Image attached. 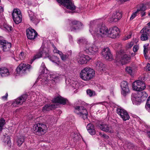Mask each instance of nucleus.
<instances>
[{"label":"nucleus","instance_id":"f257e3e1","mask_svg":"<svg viewBox=\"0 0 150 150\" xmlns=\"http://www.w3.org/2000/svg\"><path fill=\"white\" fill-rule=\"evenodd\" d=\"M94 21H91L90 23L89 31L93 36L98 38H102L108 36L114 38L117 36L119 31L118 28L114 27L110 28L108 30L107 27L103 24H99L96 25L94 29H93L94 25Z\"/></svg>","mask_w":150,"mask_h":150},{"label":"nucleus","instance_id":"f03ea898","mask_svg":"<svg viewBox=\"0 0 150 150\" xmlns=\"http://www.w3.org/2000/svg\"><path fill=\"white\" fill-rule=\"evenodd\" d=\"M95 75L94 71L89 67L82 69L80 73V77L85 81H89L93 78Z\"/></svg>","mask_w":150,"mask_h":150},{"label":"nucleus","instance_id":"7ed1b4c3","mask_svg":"<svg viewBox=\"0 0 150 150\" xmlns=\"http://www.w3.org/2000/svg\"><path fill=\"white\" fill-rule=\"evenodd\" d=\"M47 127L44 124L38 123L33 127V130L35 134L40 135L44 134L46 131Z\"/></svg>","mask_w":150,"mask_h":150},{"label":"nucleus","instance_id":"20e7f679","mask_svg":"<svg viewBox=\"0 0 150 150\" xmlns=\"http://www.w3.org/2000/svg\"><path fill=\"white\" fill-rule=\"evenodd\" d=\"M75 112L79 116L84 120L87 118L88 112L86 109L82 106L74 107Z\"/></svg>","mask_w":150,"mask_h":150},{"label":"nucleus","instance_id":"39448f33","mask_svg":"<svg viewBox=\"0 0 150 150\" xmlns=\"http://www.w3.org/2000/svg\"><path fill=\"white\" fill-rule=\"evenodd\" d=\"M21 11L18 8L14 9L13 11L12 16L13 21L18 24L22 21V16Z\"/></svg>","mask_w":150,"mask_h":150},{"label":"nucleus","instance_id":"423d86ee","mask_svg":"<svg viewBox=\"0 0 150 150\" xmlns=\"http://www.w3.org/2000/svg\"><path fill=\"white\" fill-rule=\"evenodd\" d=\"M146 87L144 83L139 80L135 81L132 84V88L133 90L139 92L142 91Z\"/></svg>","mask_w":150,"mask_h":150},{"label":"nucleus","instance_id":"0eeeda50","mask_svg":"<svg viewBox=\"0 0 150 150\" xmlns=\"http://www.w3.org/2000/svg\"><path fill=\"white\" fill-rule=\"evenodd\" d=\"M97 128L102 131L110 133L114 132V130L110 125L106 123H99L97 125Z\"/></svg>","mask_w":150,"mask_h":150},{"label":"nucleus","instance_id":"6e6552de","mask_svg":"<svg viewBox=\"0 0 150 150\" xmlns=\"http://www.w3.org/2000/svg\"><path fill=\"white\" fill-rule=\"evenodd\" d=\"M31 66L27 64L21 63L16 69L17 73L20 74L25 73L26 70L29 71Z\"/></svg>","mask_w":150,"mask_h":150},{"label":"nucleus","instance_id":"1a4fd4ad","mask_svg":"<svg viewBox=\"0 0 150 150\" xmlns=\"http://www.w3.org/2000/svg\"><path fill=\"white\" fill-rule=\"evenodd\" d=\"M59 3L64 6L67 9L74 10L75 6L70 0H56Z\"/></svg>","mask_w":150,"mask_h":150},{"label":"nucleus","instance_id":"9d476101","mask_svg":"<svg viewBox=\"0 0 150 150\" xmlns=\"http://www.w3.org/2000/svg\"><path fill=\"white\" fill-rule=\"evenodd\" d=\"M130 59V57L127 55L124 54H119L117 58L118 61H120L122 64L128 62Z\"/></svg>","mask_w":150,"mask_h":150},{"label":"nucleus","instance_id":"9b49d317","mask_svg":"<svg viewBox=\"0 0 150 150\" xmlns=\"http://www.w3.org/2000/svg\"><path fill=\"white\" fill-rule=\"evenodd\" d=\"M121 94L124 96H126L129 92V90L127 82L125 81H122L121 83Z\"/></svg>","mask_w":150,"mask_h":150},{"label":"nucleus","instance_id":"f8f14e48","mask_svg":"<svg viewBox=\"0 0 150 150\" xmlns=\"http://www.w3.org/2000/svg\"><path fill=\"white\" fill-rule=\"evenodd\" d=\"M26 33L28 38L31 40L35 38L38 34L34 29L31 28H29L26 30Z\"/></svg>","mask_w":150,"mask_h":150},{"label":"nucleus","instance_id":"ddd939ff","mask_svg":"<svg viewBox=\"0 0 150 150\" xmlns=\"http://www.w3.org/2000/svg\"><path fill=\"white\" fill-rule=\"evenodd\" d=\"M117 113L120 115L124 121L128 120L129 116L127 112L123 109L118 108L117 110Z\"/></svg>","mask_w":150,"mask_h":150},{"label":"nucleus","instance_id":"4468645a","mask_svg":"<svg viewBox=\"0 0 150 150\" xmlns=\"http://www.w3.org/2000/svg\"><path fill=\"white\" fill-rule=\"evenodd\" d=\"M28 97L26 94H23L16 99L12 103L13 106H16V105H21L25 102Z\"/></svg>","mask_w":150,"mask_h":150},{"label":"nucleus","instance_id":"2eb2a0df","mask_svg":"<svg viewBox=\"0 0 150 150\" xmlns=\"http://www.w3.org/2000/svg\"><path fill=\"white\" fill-rule=\"evenodd\" d=\"M90 59V58L88 56L79 55L78 57L77 60L79 64H83L87 63Z\"/></svg>","mask_w":150,"mask_h":150},{"label":"nucleus","instance_id":"dca6fc26","mask_svg":"<svg viewBox=\"0 0 150 150\" xmlns=\"http://www.w3.org/2000/svg\"><path fill=\"white\" fill-rule=\"evenodd\" d=\"M1 37H0L1 38ZM0 45H2V48L3 51L6 52L9 50L11 47V43L8 42L4 40H0Z\"/></svg>","mask_w":150,"mask_h":150},{"label":"nucleus","instance_id":"f3484780","mask_svg":"<svg viewBox=\"0 0 150 150\" xmlns=\"http://www.w3.org/2000/svg\"><path fill=\"white\" fill-rule=\"evenodd\" d=\"M102 54L104 57L106 59H112V55L108 47L104 48L102 51Z\"/></svg>","mask_w":150,"mask_h":150},{"label":"nucleus","instance_id":"a211bd4d","mask_svg":"<svg viewBox=\"0 0 150 150\" xmlns=\"http://www.w3.org/2000/svg\"><path fill=\"white\" fill-rule=\"evenodd\" d=\"M70 25L71 26L70 28L71 31H75L82 26V24L79 21L74 20L71 21V24Z\"/></svg>","mask_w":150,"mask_h":150},{"label":"nucleus","instance_id":"6ab92c4d","mask_svg":"<svg viewBox=\"0 0 150 150\" xmlns=\"http://www.w3.org/2000/svg\"><path fill=\"white\" fill-rule=\"evenodd\" d=\"M122 13L121 11H117L113 14L112 20L115 22H117L122 18Z\"/></svg>","mask_w":150,"mask_h":150},{"label":"nucleus","instance_id":"aec40b11","mask_svg":"<svg viewBox=\"0 0 150 150\" xmlns=\"http://www.w3.org/2000/svg\"><path fill=\"white\" fill-rule=\"evenodd\" d=\"M132 100L133 104L136 105L139 104L142 101V99L138 93L132 95Z\"/></svg>","mask_w":150,"mask_h":150},{"label":"nucleus","instance_id":"412c9836","mask_svg":"<svg viewBox=\"0 0 150 150\" xmlns=\"http://www.w3.org/2000/svg\"><path fill=\"white\" fill-rule=\"evenodd\" d=\"M44 52L46 54L45 56L46 57H49V54L46 52H44L43 50H40L39 51L37 52L34 55L33 58L32 59V62H33L35 59H39L42 57L43 55Z\"/></svg>","mask_w":150,"mask_h":150},{"label":"nucleus","instance_id":"4be33fe9","mask_svg":"<svg viewBox=\"0 0 150 150\" xmlns=\"http://www.w3.org/2000/svg\"><path fill=\"white\" fill-rule=\"evenodd\" d=\"M52 102L54 103H58L63 105H65L67 100L61 96H58L52 100Z\"/></svg>","mask_w":150,"mask_h":150},{"label":"nucleus","instance_id":"5701e85b","mask_svg":"<svg viewBox=\"0 0 150 150\" xmlns=\"http://www.w3.org/2000/svg\"><path fill=\"white\" fill-rule=\"evenodd\" d=\"M56 107V105L54 104L48 103L43 107L42 110L43 112H46L54 109Z\"/></svg>","mask_w":150,"mask_h":150},{"label":"nucleus","instance_id":"b1692460","mask_svg":"<svg viewBox=\"0 0 150 150\" xmlns=\"http://www.w3.org/2000/svg\"><path fill=\"white\" fill-rule=\"evenodd\" d=\"M88 132L91 135H93L96 134V130L93 125L91 123H89L86 127Z\"/></svg>","mask_w":150,"mask_h":150},{"label":"nucleus","instance_id":"393cba45","mask_svg":"<svg viewBox=\"0 0 150 150\" xmlns=\"http://www.w3.org/2000/svg\"><path fill=\"white\" fill-rule=\"evenodd\" d=\"M9 74L8 69L5 67L0 68V76L2 77L6 76Z\"/></svg>","mask_w":150,"mask_h":150},{"label":"nucleus","instance_id":"a878e982","mask_svg":"<svg viewBox=\"0 0 150 150\" xmlns=\"http://www.w3.org/2000/svg\"><path fill=\"white\" fill-rule=\"evenodd\" d=\"M97 69L100 71H103L104 67L103 63L100 61H97L95 64Z\"/></svg>","mask_w":150,"mask_h":150},{"label":"nucleus","instance_id":"bb28decb","mask_svg":"<svg viewBox=\"0 0 150 150\" xmlns=\"http://www.w3.org/2000/svg\"><path fill=\"white\" fill-rule=\"evenodd\" d=\"M25 139V137L23 136H21L17 139V145L20 146L23 143Z\"/></svg>","mask_w":150,"mask_h":150},{"label":"nucleus","instance_id":"cd10ccee","mask_svg":"<svg viewBox=\"0 0 150 150\" xmlns=\"http://www.w3.org/2000/svg\"><path fill=\"white\" fill-rule=\"evenodd\" d=\"M139 96L140 97L141 99L143 98H146L148 96L146 92L143 91H139L138 93Z\"/></svg>","mask_w":150,"mask_h":150},{"label":"nucleus","instance_id":"c85d7f7f","mask_svg":"<svg viewBox=\"0 0 150 150\" xmlns=\"http://www.w3.org/2000/svg\"><path fill=\"white\" fill-rule=\"evenodd\" d=\"M125 147H127L129 149H132L134 147V145L128 141H126L124 145Z\"/></svg>","mask_w":150,"mask_h":150},{"label":"nucleus","instance_id":"c756f323","mask_svg":"<svg viewBox=\"0 0 150 150\" xmlns=\"http://www.w3.org/2000/svg\"><path fill=\"white\" fill-rule=\"evenodd\" d=\"M140 33H145L148 35L150 34V28H148L147 27H144L140 32Z\"/></svg>","mask_w":150,"mask_h":150},{"label":"nucleus","instance_id":"7c9ffc66","mask_svg":"<svg viewBox=\"0 0 150 150\" xmlns=\"http://www.w3.org/2000/svg\"><path fill=\"white\" fill-rule=\"evenodd\" d=\"M56 119L52 116H48L47 119L46 121L47 123L51 124L55 122Z\"/></svg>","mask_w":150,"mask_h":150},{"label":"nucleus","instance_id":"2f4dec72","mask_svg":"<svg viewBox=\"0 0 150 150\" xmlns=\"http://www.w3.org/2000/svg\"><path fill=\"white\" fill-rule=\"evenodd\" d=\"M72 137L74 140L75 141L79 139L81 137V136L79 133H72L71 134Z\"/></svg>","mask_w":150,"mask_h":150},{"label":"nucleus","instance_id":"473e14b6","mask_svg":"<svg viewBox=\"0 0 150 150\" xmlns=\"http://www.w3.org/2000/svg\"><path fill=\"white\" fill-rule=\"evenodd\" d=\"M50 78L51 79L50 80L52 81V82L54 81V82L56 83L59 80V76L53 75L51 76Z\"/></svg>","mask_w":150,"mask_h":150},{"label":"nucleus","instance_id":"72a5a7b5","mask_svg":"<svg viewBox=\"0 0 150 150\" xmlns=\"http://www.w3.org/2000/svg\"><path fill=\"white\" fill-rule=\"evenodd\" d=\"M142 33L141 37L140 39L142 41H146L148 40L149 38L147 34L145 33Z\"/></svg>","mask_w":150,"mask_h":150},{"label":"nucleus","instance_id":"f704fd0d","mask_svg":"<svg viewBox=\"0 0 150 150\" xmlns=\"http://www.w3.org/2000/svg\"><path fill=\"white\" fill-rule=\"evenodd\" d=\"M78 43L80 44H88V43H87L88 42L84 38H80L78 40Z\"/></svg>","mask_w":150,"mask_h":150},{"label":"nucleus","instance_id":"c9c22d12","mask_svg":"<svg viewBox=\"0 0 150 150\" xmlns=\"http://www.w3.org/2000/svg\"><path fill=\"white\" fill-rule=\"evenodd\" d=\"M88 44H87L86 47V49L85 50V52L88 54L92 53V47H89Z\"/></svg>","mask_w":150,"mask_h":150},{"label":"nucleus","instance_id":"e433bc0d","mask_svg":"<svg viewBox=\"0 0 150 150\" xmlns=\"http://www.w3.org/2000/svg\"><path fill=\"white\" fill-rule=\"evenodd\" d=\"M59 54L60 55L62 60L63 61L66 60L68 57V56L67 55L64 54L61 51L59 52Z\"/></svg>","mask_w":150,"mask_h":150},{"label":"nucleus","instance_id":"4c0bfd02","mask_svg":"<svg viewBox=\"0 0 150 150\" xmlns=\"http://www.w3.org/2000/svg\"><path fill=\"white\" fill-rule=\"evenodd\" d=\"M5 123V120L3 118H1L0 120V131L2 130Z\"/></svg>","mask_w":150,"mask_h":150},{"label":"nucleus","instance_id":"58836bf2","mask_svg":"<svg viewBox=\"0 0 150 150\" xmlns=\"http://www.w3.org/2000/svg\"><path fill=\"white\" fill-rule=\"evenodd\" d=\"M125 71L127 73L132 75V70L131 67H127L125 68Z\"/></svg>","mask_w":150,"mask_h":150},{"label":"nucleus","instance_id":"ea45409f","mask_svg":"<svg viewBox=\"0 0 150 150\" xmlns=\"http://www.w3.org/2000/svg\"><path fill=\"white\" fill-rule=\"evenodd\" d=\"M146 9V7L144 5L142 4L140 6L139 8L137 9V11L138 13V12L139 11L142 12L145 11Z\"/></svg>","mask_w":150,"mask_h":150},{"label":"nucleus","instance_id":"a19ab883","mask_svg":"<svg viewBox=\"0 0 150 150\" xmlns=\"http://www.w3.org/2000/svg\"><path fill=\"white\" fill-rule=\"evenodd\" d=\"M145 108L146 109L149 108L150 110V96L148 97L147 99V102L145 105Z\"/></svg>","mask_w":150,"mask_h":150},{"label":"nucleus","instance_id":"79ce46f5","mask_svg":"<svg viewBox=\"0 0 150 150\" xmlns=\"http://www.w3.org/2000/svg\"><path fill=\"white\" fill-rule=\"evenodd\" d=\"M71 86L74 89H77L78 88V84L77 82L73 81L71 85Z\"/></svg>","mask_w":150,"mask_h":150},{"label":"nucleus","instance_id":"37998d69","mask_svg":"<svg viewBox=\"0 0 150 150\" xmlns=\"http://www.w3.org/2000/svg\"><path fill=\"white\" fill-rule=\"evenodd\" d=\"M40 69L42 70V73H45V70H47L45 66V64L42 62L40 67Z\"/></svg>","mask_w":150,"mask_h":150},{"label":"nucleus","instance_id":"c03bdc74","mask_svg":"<svg viewBox=\"0 0 150 150\" xmlns=\"http://www.w3.org/2000/svg\"><path fill=\"white\" fill-rule=\"evenodd\" d=\"M4 28L8 31H10L12 30V28L11 26L5 24L4 25Z\"/></svg>","mask_w":150,"mask_h":150},{"label":"nucleus","instance_id":"a18cd8bd","mask_svg":"<svg viewBox=\"0 0 150 150\" xmlns=\"http://www.w3.org/2000/svg\"><path fill=\"white\" fill-rule=\"evenodd\" d=\"M86 92L88 95L90 96H92L93 94H94L95 92L91 91L90 89H88L86 91Z\"/></svg>","mask_w":150,"mask_h":150},{"label":"nucleus","instance_id":"49530a36","mask_svg":"<svg viewBox=\"0 0 150 150\" xmlns=\"http://www.w3.org/2000/svg\"><path fill=\"white\" fill-rule=\"evenodd\" d=\"M26 56V54L23 52H21L19 54V58L21 60L24 59Z\"/></svg>","mask_w":150,"mask_h":150},{"label":"nucleus","instance_id":"de8ad7c7","mask_svg":"<svg viewBox=\"0 0 150 150\" xmlns=\"http://www.w3.org/2000/svg\"><path fill=\"white\" fill-rule=\"evenodd\" d=\"M52 46L54 49L53 51L54 53H57L59 54V52H60L61 51L57 50L55 46L53 44L52 45Z\"/></svg>","mask_w":150,"mask_h":150},{"label":"nucleus","instance_id":"09e8293b","mask_svg":"<svg viewBox=\"0 0 150 150\" xmlns=\"http://www.w3.org/2000/svg\"><path fill=\"white\" fill-rule=\"evenodd\" d=\"M6 138L7 139V140L5 141V142L7 143V144L9 146H11V143L10 137L8 136Z\"/></svg>","mask_w":150,"mask_h":150},{"label":"nucleus","instance_id":"8fccbe9b","mask_svg":"<svg viewBox=\"0 0 150 150\" xmlns=\"http://www.w3.org/2000/svg\"><path fill=\"white\" fill-rule=\"evenodd\" d=\"M138 13V12L137 11H136L135 12L133 13L130 17V20H132L137 15Z\"/></svg>","mask_w":150,"mask_h":150},{"label":"nucleus","instance_id":"3c124183","mask_svg":"<svg viewBox=\"0 0 150 150\" xmlns=\"http://www.w3.org/2000/svg\"><path fill=\"white\" fill-rule=\"evenodd\" d=\"M92 53H94V52H97L98 51V48L95 45H93L92 46Z\"/></svg>","mask_w":150,"mask_h":150},{"label":"nucleus","instance_id":"603ef678","mask_svg":"<svg viewBox=\"0 0 150 150\" xmlns=\"http://www.w3.org/2000/svg\"><path fill=\"white\" fill-rule=\"evenodd\" d=\"M139 48V46L138 45H134L133 47V50L134 52H136L138 50Z\"/></svg>","mask_w":150,"mask_h":150},{"label":"nucleus","instance_id":"864d4df0","mask_svg":"<svg viewBox=\"0 0 150 150\" xmlns=\"http://www.w3.org/2000/svg\"><path fill=\"white\" fill-rule=\"evenodd\" d=\"M133 45V42H131L130 43H129L127 45L126 47L127 48H131Z\"/></svg>","mask_w":150,"mask_h":150},{"label":"nucleus","instance_id":"5fc2aeb1","mask_svg":"<svg viewBox=\"0 0 150 150\" xmlns=\"http://www.w3.org/2000/svg\"><path fill=\"white\" fill-rule=\"evenodd\" d=\"M100 135L106 139H108L109 138V137L106 134H102L100 133L99 134Z\"/></svg>","mask_w":150,"mask_h":150},{"label":"nucleus","instance_id":"6e6d98bb","mask_svg":"<svg viewBox=\"0 0 150 150\" xmlns=\"http://www.w3.org/2000/svg\"><path fill=\"white\" fill-rule=\"evenodd\" d=\"M146 71H150V64L148 63L146 66Z\"/></svg>","mask_w":150,"mask_h":150},{"label":"nucleus","instance_id":"4d7b16f0","mask_svg":"<svg viewBox=\"0 0 150 150\" xmlns=\"http://www.w3.org/2000/svg\"><path fill=\"white\" fill-rule=\"evenodd\" d=\"M29 16L30 17V19L31 21H34L35 19V16H32L30 15H29Z\"/></svg>","mask_w":150,"mask_h":150},{"label":"nucleus","instance_id":"13d9d810","mask_svg":"<svg viewBox=\"0 0 150 150\" xmlns=\"http://www.w3.org/2000/svg\"><path fill=\"white\" fill-rule=\"evenodd\" d=\"M147 46H144V54H146L147 53Z\"/></svg>","mask_w":150,"mask_h":150},{"label":"nucleus","instance_id":"bf43d9fd","mask_svg":"<svg viewBox=\"0 0 150 150\" xmlns=\"http://www.w3.org/2000/svg\"><path fill=\"white\" fill-rule=\"evenodd\" d=\"M131 36H132V34L130 33H129L128 35H127V36H126L125 38V39L126 40L130 38L131 37Z\"/></svg>","mask_w":150,"mask_h":150},{"label":"nucleus","instance_id":"052dcab7","mask_svg":"<svg viewBox=\"0 0 150 150\" xmlns=\"http://www.w3.org/2000/svg\"><path fill=\"white\" fill-rule=\"evenodd\" d=\"M8 96V93H6V94L5 96H4L2 97V98L3 100H5L7 99Z\"/></svg>","mask_w":150,"mask_h":150},{"label":"nucleus","instance_id":"680f3d73","mask_svg":"<svg viewBox=\"0 0 150 150\" xmlns=\"http://www.w3.org/2000/svg\"><path fill=\"white\" fill-rule=\"evenodd\" d=\"M129 0H118V1L120 4H122Z\"/></svg>","mask_w":150,"mask_h":150},{"label":"nucleus","instance_id":"e2e57ef3","mask_svg":"<svg viewBox=\"0 0 150 150\" xmlns=\"http://www.w3.org/2000/svg\"><path fill=\"white\" fill-rule=\"evenodd\" d=\"M141 16L142 17H143L145 16L146 12L145 11L141 12Z\"/></svg>","mask_w":150,"mask_h":150},{"label":"nucleus","instance_id":"0e129e2a","mask_svg":"<svg viewBox=\"0 0 150 150\" xmlns=\"http://www.w3.org/2000/svg\"><path fill=\"white\" fill-rule=\"evenodd\" d=\"M4 11V9L3 7L0 6V13H2Z\"/></svg>","mask_w":150,"mask_h":150},{"label":"nucleus","instance_id":"69168bd1","mask_svg":"<svg viewBox=\"0 0 150 150\" xmlns=\"http://www.w3.org/2000/svg\"><path fill=\"white\" fill-rule=\"evenodd\" d=\"M144 56L145 58H146V59H147V56L146 54H144Z\"/></svg>","mask_w":150,"mask_h":150},{"label":"nucleus","instance_id":"338daca9","mask_svg":"<svg viewBox=\"0 0 150 150\" xmlns=\"http://www.w3.org/2000/svg\"><path fill=\"white\" fill-rule=\"evenodd\" d=\"M147 25L148 26H150V21L147 24Z\"/></svg>","mask_w":150,"mask_h":150},{"label":"nucleus","instance_id":"774afa93","mask_svg":"<svg viewBox=\"0 0 150 150\" xmlns=\"http://www.w3.org/2000/svg\"><path fill=\"white\" fill-rule=\"evenodd\" d=\"M148 135L149 136V137L150 138V132H148Z\"/></svg>","mask_w":150,"mask_h":150}]
</instances>
